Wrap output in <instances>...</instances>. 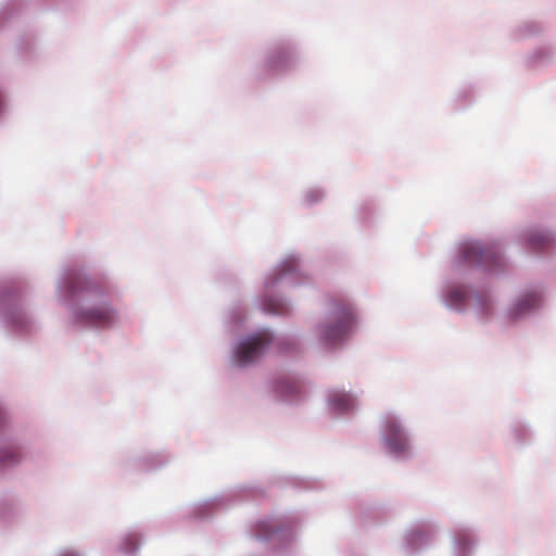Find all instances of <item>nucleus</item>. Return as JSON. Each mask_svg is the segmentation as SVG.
Returning a JSON list of instances; mask_svg holds the SVG:
<instances>
[{"label":"nucleus","mask_w":556,"mask_h":556,"mask_svg":"<svg viewBox=\"0 0 556 556\" xmlns=\"http://www.w3.org/2000/svg\"><path fill=\"white\" fill-rule=\"evenodd\" d=\"M109 290L77 267L64 268L55 280V300L67 312L74 329L109 330L121 325L118 309L108 299Z\"/></svg>","instance_id":"f03ea898"},{"label":"nucleus","mask_w":556,"mask_h":556,"mask_svg":"<svg viewBox=\"0 0 556 556\" xmlns=\"http://www.w3.org/2000/svg\"><path fill=\"white\" fill-rule=\"evenodd\" d=\"M545 302V289L541 283L523 287L506 308V317L511 321L526 319L538 313Z\"/></svg>","instance_id":"9d476101"},{"label":"nucleus","mask_w":556,"mask_h":556,"mask_svg":"<svg viewBox=\"0 0 556 556\" xmlns=\"http://www.w3.org/2000/svg\"><path fill=\"white\" fill-rule=\"evenodd\" d=\"M361 392L343 386L329 388L325 394V404L330 415L338 418L351 417L359 408Z\"/></svg>","instance_id":"9b49d317"},{"label":"nucleus","mask_w":556,"mask_h":556,"mask_svg":"<svg viewBox=\"0 0 556 556\" xmlns=\"http://www.w3.org/2000/svg\"><path fill=\"white\" fill-rule=\"evenodd\" d=\"M325 199V191L319 187H312L307 189L303 195V204L311 206L321 202Z\"/></svg>","instance_id":"6ab92c4d"},{"label":"nucleus","mask_w":556,"mask_h":556,"mask_svg":"<svg viewBox=\"0 0 556 556\" xmlns=\"http://www.w3.org/2000/svg\"><path fill=\"white\" fill-rule=\"evenodd\" d=\"M273 388L275 394L281 401L294 403L302 399L301 384L299 379L295 377H279L275 379Z\"/></svg>","instance_id":"4468645a"},{"label":"nucleus","mask_w":556,"mask_h":556,"mask_svg":"<svg viewBox=\"0 0 556 556\" xmlns=\"http://www.w3.org/2000/svg\"><path fill=\"white\" fill-rule=\"evenodd\" d=\"M23 458V448L17 441H3L0 444V472L15 468Z\"/></svg>","instance_id":"2eb2a0df"},{"label":"nucleus","mask_w":556,"mask_h":556,"mask_svg":"<svg viewBox=\"0 0 556 556\" xmlns=\"http://www.w3.org/2000/svg\"><path fill=\"white\" fill-rule=\"evenodd\" d=\"M300 526L299 518L287 515H270L260 518L252 526L251 536L264 556L277 552L295 539Z\"/></svg>","instance_id":"423d86ee"},{"label":"nucleus","mask_w":556,"mask_h":556,"mask_svg":"<svg viewBox=\"0 0 556 556\" xmlns=\"http://www.w3.org/2000/svg\"><path fill=\"white\" fill-rule=\"evenodd\" d=\"M441 528L433 519L420 520L409 526L403 533L400 552L404 556H416L431 548L438 541Z\"/></svg>","instance_id":"6e6552de"},{"label":"nucleus","mask_w":556,"mask_h":556,"mask_svg":"<svg viewBox=\"0 0 556 556\" xmlns=\"http://www.w3.org/2000/svg\"><path fill=\"white\" fill-rule=\"evenodd\" d=\"M237 491H229L225 494L217 495L208 501H205L203 503H198L194 505L195 514L199 516H204L206 511L216 509V508H224L226 507L230 502H233L235 497L237 496Z\"/></svg>","instance_id":"dca6fc26"},{"label":"nucleus","mask_w":556,"mask_h":556,"mask_svg":"<svg viewBox=\"0 0 556 556\" xmlns=\"http://www.w3.org/2000/svg\"><path fill=\"white\" fill-rule=\"evenodd\" d=\"M140 545V536L137 532H130L124 535L119 543V549L125 555L134 554Z\"/></svg>","instance_id":"a211bd4d"},{"label":"nucleus","mask_w":556,"mask_h":556,"mask_svg":"<svg viewBox=\"0 0 556 556\" xmlns=\"http://www.w3.org/2000/svg\"><path fill=\"white\" fill-rule=\"evenodd\" d=\"M245 321V315L240 307H231L226 316V323L232 329L241 327Z\"/></svg>","instance_id":"aec40b11"},{"label":"nucleus","mask_w":556,"mask_h":556,"mask_svg":"<svg viewBox=\"0 0 556 556\" xmlns=\"http://www.w3.org/2000/svg\"><path fill=\"white\" fill-rule=\"evenodd\" d=\"M379 444L387 456L396 460H408L416 455L413 432L406 419L388 412L379 419Z\"/></svg>","instance_id":"0eeeda50"},{"label":"nucleus","mask_w":556,"mask_h":556,"mask_svg":"<svg viewBox=\"0 0 556 556\" xmlns=\"http://www.w3.org/2000/svg\"><path fill=\"white\" fill-rule=\"evenodd\" d=\"M451 556H473L478 544V538L470 528L455 529L451 536Z\"/></svg>","instance_id":"f8f14e48"},{"label":"nucleus","mask_w":556,"mask_h":556,"mask_svg":"<svg viewBox=\"0 0 556 556\" xmlns=\"http://www.w3.org/2000/svg\"><path fill=\"white\" fill-rule=\"evenodd\" d=\"M132 460L134 467L143 470H150L165 465L169 460V457L161 453H149L142 456H138Z\"/></svg>","instance_id":"f3484780"},{"label":"nucleus","mask_w":556,"mask_h":556,"mask_svg":"<svg viewBox=\"0 0 556 556\" xmlns=\"http://www.w3.org/2000/svg\"><path fill=\"white\" fill-rule=\"evenodd\" d=\"M359 323L356 304L348 298L332 296L328 300L325 319L313 328V336L324 348H341L355 333Z\"/></svg>","instance_id":"20e7f679"},{"label":"nucleus","mask_w":556,"mask_h":556,"mask_svg":"<svg viewBox=\"0 0 556 556\" xmlns=\"http://www.w3.org/2000/svg\"><path fill=\"white\" fill-rule=\"evenodd\" d=\"M475 268L489 275H498L505 270L506 263L494 243L484 244L479 240L465 239L457 244L438 296L447 309L456 313L470 309L479 320L485 321L493 314L494 300L491 291L473 288L467 281Z\"/></svg>","instance_id":"f257e3e1"},{"label":"nucleus","mask_w":556,"mask_h":556,"mask_svg":"<svg viewBox=\"0 0 556 556\" xmlns=\"http://www.w3.org/2000/svg\"><path fill=\"white\" fill-rule=\"evenodd\" d=\"M307 280L308 276L302 269L300 258L295 254H289L264 275L261 291L255 296L254 304L266 314L277 316L290 315L293 311L291 300L276 293L275 288L282 282L298 286Z\"/></svg>","instance_id":"7ed1b4c3"},{"label":"nucleus","mask_w":556,"mask_h":556,"mask_svg":"<svg viewBox=\"0 0 556 556\" xmlns=\"http://www.w3.org/2000/svg\"><path fill=\"white\" fill-rule=\"evenodd\" d=\"M55 556H85V554L75 548L61 549Z\"/></svg>","instance_id":"4be33fe9"},{"label":"nucleus","mask_w":556,"mask_h":556,"mask_svg":"<svg viewBox=\"0 0 556 556\" xmlns=\"http://www.w3.org/2000/svg\"><path fill=\"white\" fill-rule=\"evenodd\" d=\"M520 242L533 251H541L554 245L555 233L547 228L533 227L523 230L519 236Z\"/></svg>","instance_id":"ddd939ff"},{"label":"nucleus","mask_w":556,"mask_h":556,"mask_svg":"<svg viewBox=\"0 0 556 556\" xmlns=\"http://www.w3.org/2000/svg\"><path fill=\"white\" fill-rule=\"evenodd\" d=\"M287 61L288 55L286 53H278L276 56L268 60V65L274 70H282L286 66Z\"/></svg>","instance_id":"412c9836"},{"label":"nucleus","mask_w":556,"mask_h":556,"mask_svg":"<svg viewBox=\"0 0 556 556\" xmlns=\"http://www.w3.org/2000/svg\"><path fill=\"white\" fill-rule=\"evenodd\" d=\"M0 318L14 331H27L34 323L33 315L16 291L8 287H0Z\"/></svg>","instance_id":"1a4fd4ad"},{"label":"nucleus","mask_w":556,"mask_h":556,"mask_svg":"<svg viewBox=\"0 0 556 556\" xmlns=\"http://www.w3.org/2000/svg\"><path fill=\"white\" fill-rule=\"evenodd\" d=\"M299 341L293 336H276L268 328L240 336L230 345L228 362L233 368L247 369L255 364L270 350L289 353L296 350Z\"/></svg>","instance_id":"39448f33"}]
</instances>
